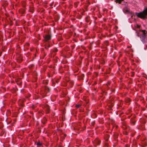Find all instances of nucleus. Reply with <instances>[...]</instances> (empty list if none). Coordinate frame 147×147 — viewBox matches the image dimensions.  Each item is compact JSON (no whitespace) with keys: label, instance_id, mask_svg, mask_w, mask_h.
<instances>
[{"label":"nucleus","instance_id":"f03ea898","mask_svg":"<svg viewBox=\"0 0 147 147\" xmlns=\"http://www.w3.org/2000/svg\"><path fill=\"white\" fill-rule=\"evenodd\" d=\"M145 30H141L140 31V34L141 35L140 36V37L142 40H144L145 38L146 33Z\"/></svg>","mask_w":147,"mask_h":147},{"label":"nucleus","instance_id":"0eeeda50","mask_svg":"<svg viewBox=\"0 0 147 147\" xmlns=\"http://www.w3.org/2000/svg\"><path fill=\"white\" fill-rule=\"evenodd\" d=\"M80 106V105H76V107L77 108H79Z\"/></svg>","mask_w":147,"mask_h":147},{"label":"nucleus","instance_id":"9b49d317","mask_svg":"<svg viewBox=\"0 0 147 147\" xmlns=\"http://www.w3.org/2000/svg\"><path fill=\"white\" fill-rule=\"evenodd\" d=\"M134 124H135V123H134Z\"/></svg>","mask_w":147,"mask_h":147},{"label":"nucleus","instance_id":"20e7f679","mask_svg":"<svg viewBox=\"0 0 147 147\" xmlns=\"http://www.w3.org/2000/svg\"><path fill=\"white\" fill-rule=\"evenodd\" d=\"M99 140L98 139H96L94 140L93 143L95 146H96L97 145L99 144Z\"/></svg>","mask_w":147,"mask_h":147},{"label":"nucleus","instance_id":"6e6552de","mask_svg":"<svg viewBox=\"0 0 147 147\" xmlns=\"http://www.w3.org/2000/svg\"><path fill=\"white\" fill-rule=\"evenodd\" d=\"M47 110H48H48H49V107L48 106H47Z\"/></svg>","mask_w":147,"mask_h":147},{"label":"nucleus","instance_id":"423d86ee","mask_svg":"<svg viewBox=\"0 0 147 147\" xmlns=\"http://www.w3.org/2000/svg\"><path fill=\"white\" fill-rule=\"evenodd\" d=\"M36 145L38 146H40L42 145V143H40V142H38L36 143Z\"/></svg>","mask_w":147,"mask_h":147},{"label":"nucleus","instance_id":"f257e3e1","mask_svg":"<svg viewBox=\"0 0 147 147\" xmlns=\"http://www.w3.org/2000/svg\"><path fill=\"white\" fill-rule=\"evenodd\" d=\"M136 15L138 17L142 19H144L146 18L147 15V8H145L142 12L139 13H136Z\"/></svg>","mask_w":147,"mask_h":147},{"label":"nucleus","instance_id":"39448f33","mask_svg":"<svg viewBox=\"0 0 147 147\" xmlns=\"http://www.w3.org/2000/svg\"><path fill=\"white\" fill-rule=\"evenodd\" d=\"M123 0H115V2L117 3H120Z\"/></svg>","mask_w":147,"mask_h":147},{"label":"nucleus","instance_id":"1a4fd4ad","mask_svg":"<svg viewBox=\"0 0 147 147\" xmlns=\"http://www.w3.org/2000/svg\"><path fill=\"white\" fill-rule=\"evenodd\" d=\"M50 47V45H49L48 46V47H45V48L46 49H47L49 47Z\"/></svg>","mask_w":147,"mask_h":147},{"label":"nucleus","instance_id":"7ed1b4c3","mask_svg":"<svg viewBox=\"0 0 147 147\" xmlns=\"http://www.w3.org/2000/svg\"><path fill=\"white\" fill-rule=\"evenodd\" d=\"M51 38V36L49 35H46L45 37V39L46 41L50 40Z\"/></svg>","mask_w":147,"mask_h":147},{"label":"nucleus","instance_id":"9d476101","mask_svg":"<svg viewBox=\"0 0 147 147\" xmlns=\"http://www.w3.org/2000/svg\"><path fill=\"white\" fill-rule=\"evenodd\" d=\"M22 100H19V102H22Z\"/></svg>","mask_w":147,"mask_h":147}]
</instances>
